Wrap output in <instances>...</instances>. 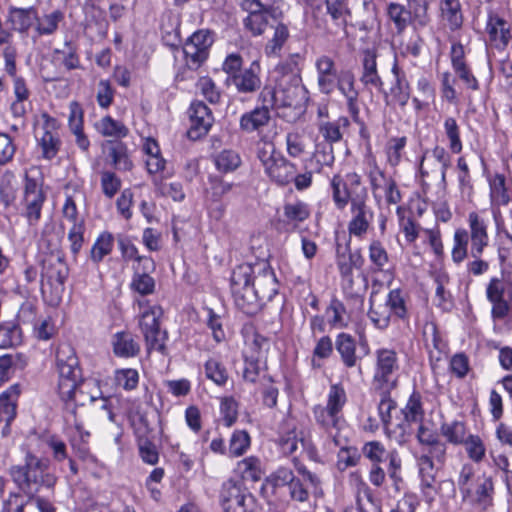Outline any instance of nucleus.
I'll return each mask as SVG.
<instances>
[{
	"label": "nucleus",
	"mask_w": 512,
	"mask_h": 512,
	"mask_svg": "<svg viewBox=\"0 0 512 512\" xmlns=\"http://www.w3.org/2000/svg\"><path fill=\"white\" fill-rule=\"evenodd\" d=\"M330 189L337 210L343 211L350 205L349 235L362 239L370 230L375 213L361 176L356 172L347 173L344 177L335 174L330 180Z\"/></svg>",
	"instance_id": "nucleus-1"
},
{
	"label": "nucleus",
	"mask_w": 512,
	"mask_h": 512,
	"mask_svg": "<svg viewBox=\"0 0 512 512\" xmlns=\"http://www.w3.org/2000/svg\"><path fill=\"white\" fill-rule=\"evenodd\" d=\"M9 475L19 490L27 496V503L35 501L41 512H55L51 502L37 496L41 488L51 489L57 482L56 476L49 472L47 460L27 450L24 462L12 465L9 468Z\"/></svg>",
	"instance_id": "nucleus-2"
},
{
	"label": "nucleus",
	"mask_w": 512,
	"mask_h": 512,
	"mask_svg": "<svg viewBox=\"0 0 512 512\" xmlns=\"http://www.w3.org/2000/svg\"><path fill=\"white\" fill-rule=\"evenodd\" d=\"M100 393L94 381H80L73 388L70 397L60 398L65 405V420L67 424L74 426L78 435L84 438V434L88 437L90 433L84 430L86 416L90 410L101 409L106 412L108 419L113 422L115 415L109 406V400L99 397Z\"/></svg>",
	"instance_id": "nucleus-3"
},
{
	"label": "nucleus",
	"mask_w": 512,
	"mask_h": 512,
	"mask_svg": "<svg viewBox=\"0 0 512 512\" xmlns=\"http://www.w3.org/2000/svg\"><path fill=\"white\" fill-rule=\"evenodd\" d=\"M259 100L272 109L293 108L301 111L308 100V91L302 84L300 75L282 77L276 87L265 86Z\"/></svg>",
	"instance_id": "nucleus-4"
},
{
	"label": "nucleus",
	"mask_w": 512,
	"mask_h": 512,
	"mask_svg": "<svg viewBox=\"0 0 512 512\" xmlns=\"http://www.w3.org/2000/svg\"><path fill=\"white\" fill-rule=\"evenodd\" d=\"M254 268L249 264L237 266L231 275V292L236 307L248 316L256 315L264 302L251 286Z\"/></svg>",
	"instance_id": "nucleus-5"
},
{
	"label": "nucleus",
	"mask_w": 512,
	"mask_h": 512,
	"mask_svg": "<svg viewBox=\"0 0 512 512\" xmlns=\"http://www.w3.org/2000/svg\"><path fill=\"white\" fill-rule=\"evenodd\" d=\"M56 368L58 372V395L60 398L70 397L73 388L82 381L79 361L71 345L61 344L57 348Z\"/></svg>",
	"instance_id": "nucleus-6"
},
{
	"label": "nucleus",
	"mask_w": 512,
	"mask_h": 512,
	"mask_svg": "<svg viewBox=\"0 0 512 512\" xmlns=\"http://www.w3.org/2000/svg\"><path fill=\"white\" fill-rule=\"evenodd\" d=\"M69 269L61 251L46 256L42 264L41 292L47 293V287L54 293L52 301H58L64 290V283L68 277Z\"/></svg>",
	"instance_id": "nucleus-7"
},
{
	"label": "nucleus",
	"mask_w": 512,
	"mask_h": 512,
	"mask_svg": "<svg viewBox=\"0 0 512 512\" xmlns=\"http://www.w3.org/2000/svg\"><path fill=\"white\" fill-rule=\"evenodd\" d=\"M486 297L492 304L493 319L505 318L510 310L508 302L512 299V272L502 269L499 277H492L486 287Z\"/></svg>",
	"instance_id": "nucleus-8"
},
{
	"label": "nucleus",
	"mask_w": 512,
	"mask_h": 512,
	"mask_svg": "<svg viewBox=\"0 0 512 512\" xmlns=\"http://www.w3.org/2000/svg\"><path fill=\"white\" fill-rule=\"evenodd\" d=\"M162 313V309L159 306L148 307L141 313L139 326L145 339L147 351L151 352L154 350L162 355H166L168 334L166 330L160 328L159 320Z\"/></svg>",
	"instance_id": "nucleus-9"
},
{
	"label": "nucleus",
	"mask_w": 512,
	"mask_h": 512,
	"mask_svg": "<svg viewBox=\"0 0 512 512\" xmlns=\"http://www.w3.org/2000/svg\"><path fill=\"white\" fill-rule=\"evenodd\" d=\"M258 158L264 167L266 175L279 186L288 185L297 172L296 165L288 161L273 146L258 151Z\"/></svg>",
	"instance_id": "nucleus-10"
},
{
	"label": "nucleus",
	"mask_w": 512,
	"mask_h": 512,
	"mask_svg": "<svg viewBox=\"0 0 512 512\" xmlns=\"http://www.w3.org/2000/svg\"><path fill=\"white\" fill-rule=\"evenodd\" d=\"M45 200L46 195L42 190V183L26 173L20 206L22 215L30 225H35L40 220Z\"/></svg>",
	"instance_id": "nucleus-11"
},
{
	"label": "nucleus",
	"mask_w": 512,
	"mask_h": 512,
	"mask_svg": "<svg viewBox=\"0 0 512 512\" xmlns=\"http://www.w3.org/2000/svg\"><path fill=\"white\" fill-rule=\"evenodd\" d=\"M376 364L373 382L377 388H395L397 384L396 374L400 364L395 350L382 348L375 352Z\"/></svg>",
	"instance_id": "nucleus-12"
},
{
	"label": "nucleus",
	"mask_w": 512,
	"mask_h": 512,
	"mask_svg": "<svg viewBox=\"0 0 512 512\" xmlns=\"http://www.w3.org/2000/svg\"><path fill=\"white\" fill-rule=\"evenodd\" d=\"M213 36L209 30H198L194 32L185 42L183 52L187 65L192 69H197L206 61L209 55V49L213 44Z\"/></svg>",
	"instance_id": "nucleus-13"
},
{
	"label": "nucleus",
	"mask_w": 512,
	"mask_h": 512,
	"mask_svg": "<svg viewBox=\"0 0 512 512\" xmlns=\"http://www.w3.org/2000/svg\"><path fill=\"white\" fill-rule=\"evenodd\" d=\"M241 8L247 12V16L243 19L244 28L253 36L262 35L270 24L271 9L259 0H243Z\"/></svg>",
	"instance_id": "nucleus-14"
},
{
	"label": "nucleus",
	"mask_w": 512,
	"mask_h": 512,
	"mask_svg": "<svg viewBox=\"0 0 512 512\" xmlns=\"http://www.w3.org/2000/svg\"><path fill=\"white\" fill-rule=\"evenodd\" d=\"M219 498L224 512H246V500L253 497L242 482L230 479L222 484Z\"/></svg>",
	"instance_id": "nucleus-15"
},
{
	"label": "nucleus",
	"mask_w": 512,
	"mask_h": 512,
	"mask_svg": "<svg viewBox=\"0 0 512 512\" xmlns=\"http://www.w3.org/2000/svg\"><path fill=\"white\" fill-rule=\"evenodd\" d=\"M190 128L187 132L188 137L197 140L206 135L210 130L214 117L210 108L202 101H194L189 107Z\"/></svg>",
	"instance_id": "nucleus-16"
},
{
	"label": "nucleus",
	"mask_w": 512,
	"mask_h": 512,
	"mask_svg": "<svg viewBox=\"0 0 512 512\" xmlns=\"http://www.w3.org/2000/svg\"><path fill=\"white\" fill-rule=\"evenodd\" d=\"M309 205L301 200L286 202L278 218V224L285 231H294L310 217Z\"/></svg>",
	"instance_id": "nucleus-17"
},
{
	"label": "nucleus",
	"mask_w": 512,
	"mask_h": 512,
	"mask_svg": "<svg viewBox=\"0 0 512 512\" xmlns=\"http://www.w3.org/2000/svg\"><path fill=\"white\" fill-rule=\"evenodd\" d=\"M315 68L319 91L330 95L335 89V81L339 75L334 60L328 55H321L315 61Z\"/></svg>",
	"instance_id": "nucleus-18"
},
{
	"label": "nucleus",
	"mask_w": 512,
	"mask_h": 512,
	"mask_svg": "<svg viewBox=\"0 0 512 512\" xmlns=\"http://www.w3.org/2000/svg\"><path fill=\"white\" fill-rule=\"evenodd\" d=\"M489 41L497 49H504L511 39V26L496 13H489L486 24Z\"/></svg>",
	"instance_id": "nucleus-19"
},
{
	"label": "nucleus",
	"mask_w": 512,
	"mask_h": 512,
	"mask_svg": "<svg viewBox=\"0 0 512 512\" xmlns=\"http://www.w3.org/2000/svg\"><path fill=\"white\" fill-rule=\"evenodd\" d=\"M335 87L346 98L348 111L352 118L357 120L359 115V92L355 88L354 74L349 70L341 71L335 81Z\"/></svg>",
	"instance_id": "nucleus-20"
},
{
	"label": "nucleus",
	"mask_w": 512,
	"mask_h": 512,
	"mask_svg": "<svg viewBox=\"0 0 512 512\" xmlns=\"http://www.w3.org/2000/svg\"><path fill=\"white\" fill-rule=\"evenodd\" d=\"M251 286L265 303L270 301L278 293V281L270 267H264L257 275L251 276Z\"/></svg>",
	"instance_id": "nucleus-21"
},
{
	"label": "nucleus",
	"mask_w": 512,
	"mask_h": 512,
	"mask_svg": "<svg viewBox=\"0 0 512 512\" xmlns=\"http://www.w3.org/2000/svg\"><path fill=\"white\" fill-rule=\"evenodd\" d=\"M468 223L471 239L470 255H477L484 252V249L488 246L487 222L476 212H471L468 215Z\"/></svg>",
	"instance_id": "nucleus-22"
},
{
	"label": "nucleus",
	"mask_w": 512,
	"mask_h": 512,
	"mask_svg": "<svg viewBox=\"0 0 512 512\" xmlns=\"http://www.w3.org/2000/svg\"><path fill=\"white\" fill-rule=\"evenodd\" d=\"M421 400H422V397H421L420 393L414 391L410 395L405 407L401 410L403 417H404V422L398 425V428L401 430L400 434L395 437L396 441L398 443H403L406 441L405 427H404L405 423L406 424H411V423H419L420 424L421 422H423L425 412L422 407Z\"/></svg>",
	"instance_id": "nucleus-23"
},
{
	"label": "nucleus",
	"mask_w": 512,
	"mask_h": 512,
	"mask_svg": "<svg viewBox=\"0 0 512 512\" xmlns=\"http://www.w3.org/2000/svg\"><path fill=\"white\" fill-rule=\"evenodd\" d=\"M260 71L259 63L253 61L248 68L235 74L229 81L239 93H254L261 87Z\"/></svg>",
	"instance_id": "nucleus-24"
},
{
	"label": "nucleus",
	"mask_w": 512,
	"mask_h": 512,
	"mask_svg": "<svg viewBox=\"0 0 512 512\" xmlns=\"http://www.w3.org/2000/svg\"><path fill=\"white\" fill-rule=\"evenodd\" d=\"M38 20V12L35 7L18 8L11 6L8 11L7 22L13 30L19 33H27Z\"/></svg>",
	"instance_id": "nucleus-25"
},
{
	"label": "nucleus",
	"mask_w": 512,
	"mask_h": 512,
	"mask_svg": "<svg viewBox=\"0 0 512 512\" xmlns=\"http://www.w3.org/2000/svg\"><path fill=\"white\" fill-rule=\"evenodd\" d=\"M377 54L375 50L366 49L362 56V74L360 81L365 86H372L379 91L383 90V81L377 70Z\"/></svg>",
	"instance_id": "nucleus-26"
},
{
	"label": "nucleus",
	"mask_w": 512,
	"mask_h": 512,
	"mask_svg": "<svg viewBox=\"0 0 512 512\" xmlns=\"http://www.w3.org/2000/svg\"><path fill=\"white\" fill-rule=\"evenodd\" d=\"M421 490L428 502L434 499L435 494V468L433 460L428 455H422L418 460Z\"/></svg>",
	"instance_id": "nucleus-27"
},
{
	"label": "nucleus",
	"mask_w": 512,
	"mask_h": 512,
	"mask_svg": "<svg viewBox=\"0 0 512 512\" xmlns=\"http://www.w3.org/2000/svg\"><path fill=\"white\" fill-rule=\"evenodd\" d=\"M270 108L271 105L262 103L261 107H256L252 111L244 113L240 118V128L251 133L266 126L270 120Z\"/></svg>",
	"instance_id": "nucleus-28"
},
{
	"label": "nucleus",
	"mask_w": 512,
	"mask_h": 512,
	"mask_svg": "<svg viewBox=\"0 0 512 512\" xmlns=\"http://www.w3.org/2000/svg\"><path fill=\"white\" fill-rule=\"evenodd\" d=\"M392 74L394 76V83L390 88V94L395 103L401 107L407 105L410 99V86L406 79L404 71L398 66L397 61H394L392 66Z\"/></svg>",
	"instance_id": "nucleus-29"
},
{
	"label": "nucleus",
	"mask_w": 512,
	"mask_h": 512,
	"mask_svg": "<svg viewBox=\"0 0 512 512\" xmlns=\"http://www.w3.org/2000/svg\"><path fill=\"white\" fill-rule=\"evenodd\" d=\"M105 146L111 159V164L116 170L130 171L133 163L128 154V148L122 141H106Z\"/></svg>",
	"instance_id": "nucleus-30"
},
{
	"label": "nucleus",
	"mask_w": 512,
	"mask_h": 512,
	"mask_svg": "<svg viewBox=\"0 0 512 512\" xmlns=\"http://www.w3.org/2000/svg\"><path fill=\"white\" fill-rule=\"evenodd\" d=\"M20 390L18 386H12L0 395V422L8 426L16 416V402Z\"/></svg>",
	"instance_id": "nucleus-31"
},
{
	"label": "nucleus",
	"mask_w": 512,
	"mask_h": 512,
	"mask_svg": "<svg viewBox=\"0 0 512 512\" xmlns=\"http://www.w3.org/2000/svg\"><path fill=\"white\" fill-rule=\"evenodd\" d=\"M336 350L341 356V360L348 368L357 364L356 343L353 337L346 333H341L336 339Z\"/></svg>",
	"instance_id": "nucleus-32"
},
{
	"label": "nucleus",
	"mask_w": 512,
	"mask_h": 512,
	"mask_svg": "<svg viewBox=\"0 0 512 512\" xmlns=\"http://www.w3.org/2000/svg\"><path fill=\"white\" fill-rule=\"evenodd\" d=\"M95 129L104 137L115 139L125 138L129 134L128 127L121 121L107 115L95 123Z\"/></svg>",
	"instance_id": "nucleus-33"
},
{
	"label": "nucleus",
	"mask_w": 512,
	"mask_h": 512,
	"mask_svg": "<svg viewBox=\"0 0 512 512\" xmlns=\"http://www.w3.org/2000/svg\"><path fill=\"white\" fill-rule=\"evenodd\" d=\"M379 389L381 390V398L378 404V413L387 433L391 437L392 433H396V431L392 430V411L396 410L397 403L390 396L389 390L391 388Z\"/></svg>",
	"instance_id": "nucleus-34"
},
{
	"label": "nucleus",
	"mask_w": 512,
	"mask_h": 512,
	"mask_svg": "<svg viewBox=\"0 0 512 512\" xmlns=\"http://www.w3.org/2000/svg\"><path fill=\"white\" fill-rule=\"evenodd\" d=\"M313 414L316 423L325 431L331 432L333 429L338 430V425L342 418L340 412L329 409L327 406L317 405L313 408Z\"/></svg>",
	"instance_id": "nucleus-35"
},
{
	"label": "nucleus",
	"mask_w": 512,
	"mask_h": 512,
	"mask_svg": "<svg viewBox=\"0 0 512 512\" xmlns=\"http://www.w3.org/2000/svg\"><path fill=\"white\" fill-rule=\"evenodd\" d=\"M289 38L288 27L283 23H278L274 28L273 36L265 45L264 52L268 57H278L281 50Z\"/></svg>",
	"instance_id": "nucleus-36"
},
{
	"label": "nucleus",
	"mask_w": 512,
	"mask_h": 512,
	"mask_svg": "<svg viewBox=\"0 0 512 512\" xmlns=\"http://www.w3.org/2000/svg\"><path fill=\"white\" fill-rule=\"evenodd\" d=\"M237 471L243 480L252 482L259 481L263 474L261 461L255 456H249L239 461Z\"/></svg>",
	"instance_id": "nucleus-37"
},
{
	"label": "nucleus",
	"mask_w": 512,
	"mask_h": 512,
	"mask_svg": "<svg viewBox=\"0 0 512 512\" xmlns=\"http://www.w3.org/2000/svg\"><path fill=\"white\" fill-rule=\"evenodd\" d=\"M368 317L376 328L386 329L391 319L390 309L385 303H378L374 297L371 296Z\"/></svg>",
	"instance_id": "nucleus-38"
},
{
	"label": "nucleus",
	"mask_w": 512,
	"mask_h": 512,
	"mask_svg": "<svg viewBox=\"0 0 512 512\" xmlns=\"http://www.w3.org/2000/svg\"><path fill=\"white\" fill-rule=\"evenodd\" d=\"M114 246L113 235L109 232H102L90 250L91 260L98 264L103 258L112 252Z\"/></svg>",
	"instance_id": "nucleus-39"
},
{
	"label": "nucleus",
	"mask_w": 512,
	"mask_h": 512,
	"mask_svg": "<svg viewBox=\"0 0 512 512\" xmlns=\"http://www.w3.org/2000/svg\"><path fill=\"white\" fill-rule=\"evenodd\" d=\"M22 342V332L18 324L4 322L0 324V349L15 347Z\"/></svg>",
	"instance_id": "nucleus-40"
},
{
	"label": "nucleus",
	"mask_w": 512,
	"mask_h": 512,
	"mask_svg": "<svg viewBox=\"0 0 512 512\" xmlns=\"http://www.w3.org/2000/svg\"><path fill=\"white\" fill-rule=\"evenodd\" d=\"M134 269L135 272L132 278L131 288L140 295L152 294L155 290V281L149 275L151 270L145 269V265H143L142 271H140L139 267H135Z\"/></svg>",
	"instance_id": "nucleus-41"
},
{
	"label": "nucleus",
	"mask_w": 512,
	"mask_h": 512,
	"mask_svg": "<svg viewBox=\"0 0 512 512\" xmlns=\"http://www.w3.org/2000/svg\"><path fill=\"white\" fill-rule=\"evenodd\" d=\"M298 443L301 444L303 449L310 447V443L304 438L303 432L298 434L295 430H289L279 436L278 444L286 455L294 453L298 449Z\"/></svg>",
	"instance_id": "nucleus-42"
},
{
	"label": "nucleus",
	"mask_w": 512,
	"mask_h": 512,
	"mask_svg": "<svg viewBox=\"0 0 512 512\" xmlns=\"http://www.w3.org/2000/svg\"><path fill=\"white\" fill-rule=\"evenodd\" d=\"M113 345L115 354L121 357H132L139 352V345L129 333H117Z\"/></svg>",
	"instance_id": "nucleus-43"
},
{
	"label": "nucleus",
	"mask_w": 512,
	"mask_h": 512,
	"mask_svg": "<svg viewBox=\"0 0 512 512\" xmlns=\"http://www.w3.org/2000/svg\"><path fill=\"white\" fill-rule=\"evenodd\" d=\"M387 15L393 22L398 33H402L410 24V14L407 7L402 4L391 2L387 6Z\"/></svg>",
	"instance_id": "nucleus-44"
},
{
	"label": "nucleus",
	"mask_w": 512,
	"mask_h": 512,
	"mask_svg": "<svg viewBox=\"0 0 512 512\" xmlns=\"http://www.w3.org/2000/svg\"><path fill=\"white\" fill-rule=\"evenodd\" d=\"M326 314L332 327L344 328L348 325L349 317L344 304L337 298H333L327 307Z\"/></svg>",
	"instance_id": "nucleus-45"
},
{
	"label": "nucleus",
	"mask_w": 512,
	"mask_h": 512,
	"mask_svg": "<svg viewBox=\"0 0 512 512\" xmlns=\"http://www.w3.org/2000/svg\"><path fill=\"white\" fill-rule=\"evenodd\" d=\"M311 161L315 162L317 173H321L325 166L331 167L335 161L333 146L329 143H318Z\"/></svg>",
	"instance_id": "nucleus-46"
},
{
	"label": "nucleus",
	"mask_w": 512,
	"mask_h": 512,
	"mask_svg": "<svg viewBox=\"0 0 512 512\" xmlns=\"http://www.w3.org/2000/svg\"><path fill=\"white\" fill-rule=\"evenodd\" d=\"M16 180L12 172H5L0 180V201L7 208L16 200Z\"/></svg>",
	"instance_id": "nucleus-47"
},
{
	"label": "nucleus",
	"mask_w": 512,
	"mask_h": 512,
	"mask_svg": "<svg viewBox=\"0 0 512 512\" xmlns=\"http://www.w3.org/2000/svg\"><path fill=\"white\" fill-rule=\"evenodd\" d=\"M494 485L491 477L484 476L482 481L479 480L475 492L468 499H472L483 508H487L492 504V494Z\"/></svg>",
	"instance_id": "nucleus-48"
},
{
	"label": "nucleus",
	"mask_w": 512,
	"mask_h": 512,
	"mask_svg": "<svg viewBox=\"0 0 512 512\" xmlns=\"http://www.w3.org/2000/svg\"><path fill=\"white\" fill-rule=\"evenodd\" d=\"M441 10L451 29H458L463 22L459 0H441Z\"/></svg>",
	"instance_id": "nucleus-49"
},
{
	"label": "nucleus",
	"mask_w": 512,
	"mask_h": 512,
	"mask_svg": "<svg viewBox=\"0 0 512 512\" xmlns=\"http://www.w3.org/2000/svg\"><path fill=\"white\" fill-rule=\"evenodd\" d=\"M444 132L449 140V148L454 154H459L462 151V141L460 138V127L453 117H447L444 120Z\"/></svg>",
	"instance_id": "nucleus-50"
},
{
	"label": "nucleus",
	"mask_w": 512,
	"mask_h": 512,
	"mask_svg": "<svg viewBox=\"0 0 512 512\" xmlns=\"http://www.w3.org/2000/svg\"><path fill=\"white\" fill-rule=\"evenodd\" d=\"M440 430L441 434L451 444H463L466 440V427L463 422L453 421L452 423H444Z\"/></svg>",
	"instance_id": "nucleus-51"
},
{
	"label": "nucleus",
	"mask_w": 512,
	"mask_h": 512,
	"mask_svg": "<svg viewBox=\"0 0 512 512\" xmlns=\"http://www.w3.org/2000/svg\"><path fill=\"white\" fill-rule=\"evenodd\" d=\"M337 267L343 278L352 281L353 267L355 266L354 255L351 253L349 247L341 250L340 245L337 246Z\"/></svg>",
	"instance_id": "nucleus-52"
},
{
	"label": "nucleus",
	"mask_w": 512,
	"mask_h": 512,
	"mask_svg": "<svg viewBox=\"0 0 512 512\" xmlns=\"http://www.w3.org/2000/svg\"><path fill=\"white\" fill-rule=\"evenodd\" d=\"M469 235L465 229H457L454 233V245L452 249V260L459 264L468 253Z\"/></svg>",
	"instance_id": "nucleus-53"
},
{
	"label": "nucleus",
	"mask_w": 512,
	"mask_h": 512,
	"mask_svg": "<svg viewBox=\"0 0 512 512\" xmlns=\"http://www.w3.org/2000/svg\"><path fill=\"white\" fill-rule=\"evenodd\" d=\"M348 125L347 118H340L335 122H321L319 124V132L325 139V143L333 144L342 139V133L340 132V124Z\"/></svg>",
	"instance_id": "nucleus-54"
},
{
	"label": "nucleus",
	"mask_w": 512,
	"mask_h": 512,
	"mask_svg": "<svg viewBox=\"0 0 512 512\" xmlns=\"http://www.w3.org/2000/svg\"><path fill=\"white\" fill-rule=\"evenodd\" d=\"M118 244H119V248L121 250L123 258L135 259L139 263H143V265H145V269L154 270L155 265H154L153 260L149 257L139 256L136 246L133 243H131L129 240L120 239L118 241Z\"/></svg>",
	"instance_id": "nucleus-55"
},
{
	"label": "nucleus",
	"mask_w": 512,
	"mask_h": 512,
	"mask_svg": "<svg viewBox=\"0 0 512 512\" xmlns=\"http://www.w3.org/2000/svg\"><path fill=\"white\" fill-rule=\"evenodd\" d=\"M463 444L465 446L468 457L472 461L479 463L485 458L486 447L478 435H469Z\"/></svg>",
	"instance_id": "nucleus-56"
},
{
	"label": "nucleus",
	"mask_w": 512,
	"mask_h": 512,
	"mask_svg": "<svg viewBox=\"0 0 512 512\" xmlns=\"http://www.w3.org/2000/svg\"><path fill=\"white\" fill-rule=\"evenodd\" d=\"M250 446V436L245 430H236L229 441V454L233 457L243 455Z\"/></svg>",
	"instance_id": "nucleus-57"
},
{
	"label": "nucleus",
	"mask_w": 512,
	"mask_h": 512,
	"mask_svg": "<svg viewBox=\"0 0 512 512\" xmlns=\"http://www.w3.org/2000/svg\"><path fill=\"white\" fill-rule=\"evenodd\" d=\"M490 197L496 205H507L510 198L505 187V177L497 174L490 183Z\"/></svg>",
	"instance_id": "nucleus-58"
},
{
	"label": "nucleus",
	"mask_w": 512,
	"mask_h": 512,
	"mask_svg": "<svg viewBox=\"0 0 512 512\" xmlns=\"http://www.w3.org/2000/svg\"><path fill=\"white\" fill-rule=\"evenodd\" d=\"M428 3L426 0H408L407 10L410 14V21L416 22L420 26H425L428 21L427 15Z\"/></svg>",
	"instance_id": "nucleus-59"
},
{
	"label": "nucleus",
	"mask_w": 512,
	"mask_h": 512,
	"mask_svg": "<svg viewBox=\"0 0 512 512\" xmlns=\"http://www.w3.org/2000/svg\"><path fill=\"white\" fill-rule=\"evenodd\" d=\"M63 19V14L59 10L53 11L52 13L38 17L36 30L39 35H50L53 34L57 28L59 22Z\"/></svg>",
	"instance_id": "nucleus-60"
},
{
	"label": "nucleus",
	"mask_w": 512,
	"mask_h": 512,
	"mask_svg": "<svg viewBox=\"0 0 512 512\" xmlns=\"http://www.w3.org/2000/svg\"><path fill=\"white\" fill-rule=\"evenodd\" d=\"M385 305L389 307L391 315L394 314L400 319L407 317V308L401 290H391L387 296Z\"/></svg>",
	"instance_id": "nucleus-61"
},
{
	"label": "nucleus",
	"mask_w": 512,
	"mask_h": 512,
	"mask_svg": "<svg viewBox=\"0 0 512 512\" xmlns=\"http://www.w3.org/2000/svg\"><path fill=\"white\" fill-rule=\"evenodd\" d=\"M346 402L347 395L343 385L340 383L331 385L327 395L326 406L341 413Z\"/></svg>",
	"instance_id": "nucleus-62"
},
{
	"label": "nucleus",
	"mask_w": 512,
	"mask_h": 512,
	"mask_svg": "<svg viewBox=\"0 0 512 512\" xmlns=\"http://www.w3.org/2000/svg\"><path fill=\"white\" fill-rule=\"evenodd\" d=\"M241 159L233 150H223L216 159L215 164L218 170L222 172H230L239 167Z\"/></svg>",
	"instance_id": "nucleus-63"
},
{
	"label": "nucleus",
	"mask_w": 512,
	"mask_h": 512,
	"mask_svg": "<svg viewBox=\"0 0 512 512\" xmlns=\"http://www.w3.org/2000/svg\"><path fill=\"white\" fill-rule=\"evenodd\" d=\"M369 259L376 267L377 271H383L385 266L388 264V253L380 241L374 240L370 243Z\"/></svg>",
	"instance_id": "nucleus-64"
}]
</instances>
